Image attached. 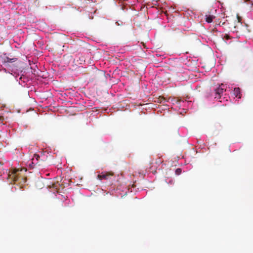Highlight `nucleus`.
I'll use <instances>...</instances> for the list:
<instances>
[{
    "label": "nucleus",
    "mask_w": 253,
    "mask_h": 253,
    "mask_svg": "<svg viewBox=\"0 0 253 253\" xmlns=\"http://www.w3.org/2000/svg\"><path fill=\"white\" fill-rule=\"evenodd\" d=\"M225 90L224 85L223 84L217 87L215 89V98L219 99Z\"/></svg>",
    "instance_id": "nucleus-2"
},
{
    "label": "nucleus",
    "mask_w": 253,
    "mask_h": 253,
    "mask_svg": "<svg viewBox=\"0 0 253 253\" xmlns=\"http://www.w3.org/2000/svg\"><path fill=\"white\" fill-rule=\"evenodd\" d=\"M17 60V58H10L7 56L4 57V61L5 62H8V63L14 62L16 61Z\"/></svg>",
    "instance_id": "nucleus-5"
},
{
    "label": "nucleus",
    "mask_w": 253,
    "mask_h": 253,
    "mask_svg": "<svg viewBox=\"0 0 253 253\" xmlns=\"http://www.w3.org/2000/svg\"><path fill=\"white\" fill-rule=\"evenodd\" d=\"M224 38H225L227 40H228L230 39V37L228 35H225V36H224Z\"/></svg>",
    "instance_id": "nucleus-9"
},
{
    "label": "nucleus",
    "mask_w": 253,
    "mask_h": 253,
    "mask_svg": "<svg viewBox=\"0 0 253 253\" xmlns=\"http://www.w3.org/2000/svg\"><path fill=\"white\" fill-rule=\"evenodd\" d=\"M206 22H207L209 23L212 22L213 19L214 18V16L211 15H206Z\"/></svg>",
    "instance_id": "nucleus-6"
},
{
    "label": "nucleus",
    "mask_w": 253,
    "mask_h": 253,
    "mask_svg": "<svg viewBox=\"0 0 253 253\" xmlns=\"http://www.w3.org/2000/svg\"><path fill=\"white\" fill-rule=\"evenodd\" d=\"M234 93L236 97L241 98L242 94L241 93L240 89L239 87H236L234 89Z\"/></svg>",
    "instance_id": "nucleus-4"
},
{
    "label": "nucleus",
    "mask_w": 253,
    "mask_h": 253,
    "mask_svg": "<svg viewBox=\"0 0 253 253\" xmlns=\"http://www.w3.org/2000/svg\"><path fill=\"white\" fill-rule=\"evenodd\" d=\"M181 171H182V170L180 168H178L175 171V173L176 175H179L180 174H181Z\"/></svg>",
    "instance_id": "nucleus-7"
},
{
    "label": "nucleus",
    "mask_w": 253,
    "mask_h": 253,
    "mask_svg": "<svg viewBox=\"0 0 253 253\" xmlns=\"http://www.w3.org/2000/svg\"><path fill=\"white\" fill-rule=\"evenodd\" d=\"M114 175L112 172H103L101 174H98L97 177L100 180L109 179V178Z\"/></svg>",
    "instance_id": "nucleus-3"
},
{
    "label": "nucleus",
    "mask_w": 253,
    "mask_h": 253,
    "mask_svg": "<svg viewBox=\"0 0 253 253\" xmlns=\"http://www.w3.org/2000/svg\"><path fill=\"white\" fill-rule=\"evenodd\" d=\"M40 158V156L38 155L35 154L34 156V158L33 159V161L35 160V159H36L37 161H38V159Z\"/></svg>",
    "instance_id": "nucleus-8"
},
{
    "label": "nucleus",
    "mask_w": 253,
    "mask_h": 253,
    "mask_svg": "<svg viewBox=\"0 0 253 253\" xmlns=\"http://www.w3.org/2000/svg\"><path fill=\"white\" fill-rule=\"evenodd\" d=\"M237 18L239 22H240L241 21V18L239 16L238 14H237Z\"/></svg>",
    "instance_id": "nucleus-10"
},
{
    "label": "nucleus",
    "mask_w": 253,
    "mask_h": 253,
    "mask_svg": "<svg viewBox=\"0 0 253 253\" xmlns=\"http://www.w3.org/2000/svg\"><path fill=\"white\" fill-rule=\"evenodd\" d=\"M252 5H253V3H252Z\"/></svg>",
    "instance_id": "nucleus-11"
},
{
    "label": "nucleus",
    "mask_w": 253,
    "mask_h": 253,
    "mask_svg": "<svg viewBox=\"0 0 253 253\" xmlns=\"http://www.w3.org/2000/svg\"><path fill=\"white\" fill-rule=\"evenodd\" d=\"M23 169H14L9 171L8 174V178L14 182V184L19 185L20 189L23 188L27 180L26 177L21 174Z\"/></svg>",
    "instance_id": "nucleus-1"
}]
</instances>
